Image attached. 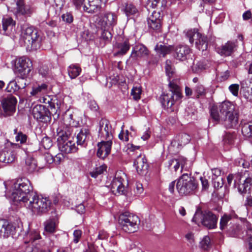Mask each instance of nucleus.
Wrapping results in <instances>:
<instances>
[{
	"label": "nucleus",
	"instance_id": "obj_22",
	"mask_svg": "<svg viewBox=\"0 0 252 252\" xmlns=\"http://www.w3.org/2000/svg\"><path fill=\"white\" fill-rule=\"evenodd\" d=\"M149 51L145 46L143 44H137L133 48L130 58L133 60H138L147 57Z\"/></svg>",
	"mask_w": 252,
	"mask_h": 252
},
{
	"label": "nucleus",
	"instance_id": "obj_25",
	"mask_svg": "<svg viewBox=\"0 0 252 252\" xmlns=\"http://www.w3.org/2000/svg\"><path fill=\"white\" fill-rule=\"evenodd\" d=\"M238 120L239 115L237 111L226 116L224 119H220L221 121H223L224 126L227 128L236 127L238 125Z\"/></svg>",
	"mask_w": 252,
	"mask_h": 252
},
{
	"label": "nucleus",
	"instance_id": "obj_31",
	"mask_svg": "<svg viewBox=\"0 0 252 252\" xmlns=\"http://www.w3.org/2000/svg\"><path fill=\"white\" fill-rule=\"evenodd\" d=\"M121 10L129 18H133L139 14V11L137 7L131 3H125L123 4Z\"/></svg>",
	"mask_w": 252,
	"mask_h": 252
},
{
	"label": "nucleus",
	"instance_id": "obj_2",
	"mask_svg": "<svg viewBox=\"0 0 252 252\" xmlns=\"http://www.w3.org/2000/svg\"><path fill=\"white\" fill-rule=\"evenodd\" d=\"M35 193L29 180L19 179L12 184L11 198L15 202L25 203L29 199V195Z\"/></svg>",
	"mask_w": 252,
	"mask_h": 252
},
{
	"label": "nucleus",
	"instance_id": "obj_11",
	"mask_svg": "<svg viewBox=\"0 0 252 252\" xmlns=\"http://www.w3.org/2000/svg\"><path fill=\"white\" fill-rule=\"evenodd\" d=\"M234 186L237 188L238 192L243 196L250 194L252 187V178L246 177L245 174L243 175L237 174L235 176Z\"/></svg>",
	"mask_w": 252,
	"mask_h": 252
},
{
	"label": "nucleus",
	"instance_id": "obj_10",
	"mask_svg": "<svg viewBox=\"0 0 252 252\" xmlns=\"http://www.w3.org/2000/svg\"><path fill=\"white\" fill-rule=\"evenodd\" d=\"M185 33L190 43L192 44L195 40V45L197 49L202 51L207 50L208 47L207 37L199 32L197 29L189 30Z\"/></svg>",
	"mask_w": 252,
	"mask_h": 252
},
{
	"label": "nucleus",
	"instance_id": "obj_33",
	"mask_svg": "<svg viewBox=\"0 0 252 252\" xmlns=\"http://www.w3.org/2000/svg\"><path fill=\"white\" fill-rule=\"evenodd\" d=\"M186 161V158H183L172 159L168 162V168L171 171L176 172L180 166L182 167L185 164Z\"/></svg>",
	"mask_w": 252,
	"mask_h": 252
},
{
	"label": "nucleus",
	"instance_id": "obj_35",
	"mask_svg": "<svg viewBox=\"0 0 252 252\" xmlns=\"http://www.w3.org/2000/svg\"><path fill=\"white\" fill-rule=\"evenodd\" d=\"M43 102L48 104L51 111L55 113H57L60 108V104L58 103V100L56 98H51L49 96L43 98Z\"/></svg>",
	"mask_w": 252,
	"mask_h": 252
},
{
	"label": "nucleus",
	"instance_id": "obj_52",
	"mask_svg": "<svg viewBox=\"0 0 252 252\" xmlns=\"http://www.w3.org/2000/svg\"><path fill=\"white\" fill-rule=\"evenodd\" d=\"M41 144L45 149H50L53 145L51 139L48 137L45 136L43 137L41 141Z\"/></svg>",
	"mask_w": 252,
	"mask_h": 252
},
{
	"label": "nucleus",
	"instance_id": "obj_61",
	"mask_svg": "<svg viewBox=\"0 0 252 252\" xmlns=\"http://www.w3.org/2000/svg\"><path fill=\"white\" fill-rule=\"evenodd\" d=\"M212 179H217V178H221L220 177L221 170L218 168H215L212 169Z\"/></svg>",
	"mask_w": 252,
	"mask_h": 252
},
{
	"label": "nucleus",
	"instance_id": "obj_53",
	"mask_svg": "<svg viewBox=\"0 0 252 252\" xmlns=\"http://www.w3.org/2000/svg\"><path fill=\"white\" fill-rule=\"evenodd\" d=\"M228 89L234 96H237L238 95V92L239 90V84H232L229 86Z\"/></svg>",
	"mask_w": 252,
	"mask_h": 252
},
{
	"label": "nucleus",
	"instance_id": "obj_14",
	"mask_svg": "<svg viewBox=\"0 0 252 252\" xmlns=\"http://www.w3.org/2000/svg\"><path fill=\"white\" fill-rule=\"evenodd\" d=\"M117 17L114 13L107 12L96 21L98 28L110 29L116 24Z\"/></svg>",
	"mask_w": 252,
	"mask_h": 252
},
{
	"label": "nucleus",
	"instance_id": "obj_30",
	"mask_svg": "<svg viewBox=\"0 0 252 252\" xmlns=\"http://www.w3.org/2000/svg\"><path fill=\"white\" fill-rule=\"evenodd\" d=\"M175 57L179 61H185L190 52V49L187 45H179L175 50Z\"/></svg>",
	"mask_w": 252,
	"mask_h": 252
},
{
	"label": "nucleus",
	"instance_id": "obj_3",
	"mask_svg": "<svg viewBox=\"0 0 252 252\" xmlns=\"http://www.w3.org/2000/svg\"><path fill=\"white\" fill-rule=\"evenodd\" d=\"M24 204L33 214L41 215L50 210L51 202L48 198L39 196L35 193L29 195V199Z\"/></svg>",
	"mask_w": 252,
	"mask_h": 252
},
{
	"label": "nucleus",
	"instance_id": "obj_17",
	"mask_svg": "<svg viewBox=\"0 0 252 252\" xmlns=\"http://www.w3.org/2000/svg\"><path fill=\"white\" fill-rule=\"evenodd\" d=\"M1 103L6 116H11L15 112L17 99L14 96H7L2 100Z\"/></svg>",
	"mask_w": 252,
	"mask_h": 252
},
{
	"label": "nucleus",
	"instance_id": "obj_57",
	"mask_svg": "<svg viewBox=\"0 0 252 252\" xmlns=\"http://www.w3.org/2000/svg\"><path fill=\"white\" fill-rule=\"evenodd\" d=\"M55 228V223L52 221H47L45 223V229L46 231L53 232Z\"/></svg>",
	"mask_w": 252,
	"mask_h": 252
},
{
	"label": "nucleus",
	"instance_id": "obj_24",
	"mask_svg": "<svg viewBox=\"0 0 252 252\" xmlns=\"http://www.w3.org/2000/svg\"><path fill=\"white\" fill-rule=\"evenodd\" d=\"M49 111L42 105H36L32 109V115L34 119L44 122L48 118Z\"/></svg>",
	"mask_w": 252,
	"mask_h": 252
},
{
	"label": "nucleus",
	"instance_id": "obj_54",
	"mask_svg": "<svg viewBox=\"0 0 252 252\" xmlns=\"http://www.w3.org/2000/svg\"><path fill=\"white\" fill-rule=\"evenodd\" d=\"M102 30V32L101 34V37L102 38L105 40H108L109 39L111 38L112 34L110 31H109V29H101Z\"/></svg>",
	"mask_w": 252,
	"mask_h": 252
},
{
	"label": "nucleus",
	"instance_id": "obj_45",
	"mask_svg": "<svg viewBox=\"0 0 252 252\" xmlns=\"http://www.w3.org/2000/svg\"><path fill=\"white\" fill-rule=\"evenodd\" d=\"M193 90L197 98H199L200 96H204L206 94L205 88L200 84H198L194 88Z\"/></svg>",
	"mask_w": 252,
	"mask_h": 252
},
{
	"label": "nucleus",
	"instance_id": "obj_23",
	"mask_svg": "<svg viewBox=\"0 0 252 252\" xmlns=\"http://www.w3.org/2000/svg\"><path fill=\"white\" fill-rule=\"evenodd\" d=\"M134 166L139 174H145L148 170V164L145 156L139 155L134 161Z\"/></svg>",
	"mask_w": 252,
	"mask_h": 252
},
{
	"label": "nucleus",
	"instance_id": "obj_49",
	"mask_svg": "<svg viewBox=\"0 0 252 252\" xmlns=\"http://www.w3.org/2000/svg\"><path fill=\"white\" fill-rule=\"evenodd\" d=\"M201 248L205 250H208L210 246V239L208 236H205L200 242Z\"/></svg>",
	"mask_w": 252,
	"mask_h": 252
},
{
	"label": "nucleus",
	"instance_id": "obj_7",
	"mask_svg": "<svg viewBox=\"0 0 252 252\" xmlns=\"http://www.w3.org/2000/svg\"><path fill=\"white\" fill-rule=\"evenodd\" d=\"M192 220L198 225L201 224L209 229H213L217 226L218 218L209 211H202L198 209L196 210Z\"/></svg>",
	"mask_w": 252,
	"mask_h": 252
},
{
	"label": "nucleus",
	"instance_id": "obj_9",
	"mask_svg": "<svg viewBox=\"0 0 252 252\" xmlns=\"http://www.w3.org/2000/svg\"><path fill=\"white\" fill-rule=\"evenodd\" d=\"M236 111L234 105L231 102L225 101L219 106H213L211 109V115L216 121H220L226 116Z\"/></svg>",
	"mask_w": 252,
	"mask_h": 252
},
{
	"label": "nucleus",
	"instance_id": "obj_59",
	"mask_svg": "<svg viewBox=\"0 0 252 252\" xmlns=\"http://www.w3.org/2000/svg\"><path fill=\"white\" fill-rule=\"evenodd\" d=\"M144 192V188L141 183L137 182L136 183V189L134 192L136 195L139 196L142 194Z\"/></svg>",
	"mask_w": 252,
	"mask_h": 252
},
{
	"label": "nucleus",
	"instance_id": "obj_50",
	"mask_svg": "<svg viewBox=\"0 0 252 252\" xmlns=\"http://www.w3.org/2000/svg\"><path fill=\"white\" fill-rule=\"evenodd\" d=\"M54 4H53L52 6L55 9V13H59L63 6L64 0H54Z\"/></svg>",
	"mask_w": 252,
	"mask_h": 252
},
{
	"label": "nucleus",
	"instance_id": "obj_8",
	"mask_svg": "<svg viewBox=\"0 0 252 252\" xmlns=\"http://www.w3.org/2000/svg\"><path fill=\"white\" fill-rule=\"evenodd\" d=\"M119 223L125 232L133 233L138 229L140 220L137 216L126 212L119 216Z\"/></svg>",
	"mask_w": 252,
	"mask_h": 252
},
{
	"label": "nucleus",
	"instance_id": "obj_5",
	"mask_svg": "<svg viewBox=\"0 0 252 252\" xmlns=\"http://www.w3.org/2000/svg\"><path fill=\"white\" fill-rule=\"evenodd\" d=\"M198 188V184L195 179L188 174H184L178 179L176 188L182 195H190L194 194Z\"/></svg>",
	"mask_w": 252,
	"mask_h": 252
},
{
	"label": "nucleus",
	"instance_id": "obj_15",
	"mask_svg": "<svg viewBox=\"0 0 252 252\" xmlns=\"http://www.w3.org/2000/svg\"><path fill=\"white\" fill-rule=\"evenodd\" d=\"M83 6L84 11L89 13H94L103 10L107 0H87Z\"/></svg>",
	"mask_w": 252,
	"mask_h": 252
},
{
	"label": "nucleus",
	"instance_id": "obj_28",
	"mask_svg": "<svg viewBox=\"0 0 252 252\" xmlns=\"http://www.w3.org/2000/svg\"><path fill=\"white\" fill-rule=\"evenodd\" d=\"M227 232L231 237L243 238L245 236L242 226L236 223L231 224L227 228Z\"/></svg>",
	"mask_w": 252,
	"mask_h": 252
},
{
	"label": "nucleus",
	"instance_id": "obj_56",
	"mask_svg": "<svg viewBox=\"0 0 252 252\" xmlns=\"http://www.w3.org/2000/svg\"><path fill=\"white\" fill-rule=\"evenodd\" d=\"M192 69L193 72L198 73L200 71L205 69V65L202 63L198 62L196 64H193Z\"/></svg>",
	"mask_w": 252,
	"mask_h": 252
},
{
	"label": "nucleus",
	"instance_id": "obj_46",
	"mask_svg": "<svg viewBox=\"0 0 252 252\" xmlns=\"http://www.w3.org/2000/svg\"><path fill=\"white\" fill-rule=\"evenodd\" d=\"M231 217L229 215H224L220 220V227L221 230L227 229V224L230 220Z\"/></svg>",
	"mask_w": 252,
	"mask_h": 252
},
{
	"label": "nucleus",
	"instance_id": "obj_58",
	"mask_svg": "<svg viewBox=\"0 0 252 252\" xmlns=\"http://www.w3.org/2000/svg\"><path fill=\"white\" fill-rule=\"evenodd\" d=\"M63 158L64 156L62 153H58L56 155L54 153V163L55 164H60L63 160Z\"/></svg>",
	"mask_w": 252,
	"mask_h": 252
},
{
	"label": "nucleus",
	"instance_id": "obj_27",
	"mask_svg": "<svg viewBox=\"0 0 252 252\" xmlns=\"http://www.w3.org/2000/svg\"><path fill=\"white\" fill-rule=\"evenodd\" d=\"M237 40L228 41L220 48L217 49L218 52L221 55L230 56L237 48Z\"/></svg>",
	"mask_w": 252,
	"mask_h": 252
},
{
	"label": "nucleus",
	"instance_id": "obj_34",
	"mask_svg": "<svg viewBox=\"0 0 252 252\" xmlns=\"http://www.w3.org/2000/svg\"><path fill=\"white\" fill-rule=\"evenodd\" d=\"M41 236L39 234V233L36 230L31 231L28 232L25 238V244L33 243H35L36 241L40 239Z\"/></svg>",
	"mask_w": 252,
	"mask_h": 252
},
{
	"label": "nucleus",
	"instance_id": "obj_20",
	"mask_svg": "<svg viewBox=\"0 0 252 252\" xmlns=\"http://www.w3.org/2000/svg\"><path fill=\"white\" fill-rule=\"evenodd\" d=\"M112 142L109 139L102 141L97 144V156L102 159L105 158L110 153Z\"/></svg>",
	"mask_w": 252,
	"mask_h": 252
},
{
	"label": "nucleus",
	"instance_id": "obj_36",
	"mask_svg": "<svg viewBox=\"0 0 252 252\" xmlns=\"http://www.w3.org/2000/svg\"><path fill=\"white\" fill-rule=\"evenodd\" d=\"M155 50L159 56L165 57L167 54H169L173 50L171 46H166L162 44H157Z\"/></svg>",
	"mask_w": 252,
	"mask_h": 252
},
{
	"label": "nucleus",
	"instance_id": "obj_47",
	"mask_svg": "<svg viewBox=\"0 0 252 252\" xmlns=\"http://www.w3.org/2000/svg\"><path fill=\"white\" fill-rule=\"evenodd\" d=\"M106 170V166L105 165L96 167L93 171L90 172V174L92 177L96 178L99 175L101 174Z\"/></svg>",
	"mask_w": 252,
	"mask_h": 252
},
{
	"label": "nucleus",
	"instance_id": "obj_42",
	"mask_svg": "<svg viewBox=\"0 0 252 252\" xmlns=\"http://www.w3.org/2000/svg\"><path fill=\"white\" fill-rule=\"evenodd\" d=\"M26 87V83L24 84H22V85H20V84H18L17 82L15 81H10L6 88V90L8 92L10 93H14L19 89H22Z\"/></svg>",
	"mask_w": 252,
	"mask_h": 252
},
{
	"label": "nucleus",
	"instance_id": "obj_29",
	"mask_svg": "<svg viewBox=\"0 0 252 252\" xmlns=\"http://www.w3.org/2000/svg\"><path fill=\"white\" fill-rule=\"evenodd\" d=\"M34 8L30 4H26L19 8H16L15 15L17 18H19L20 16H24V17H31V15L34 12Z\"/></svg>",
	"mask_w": 252,
	"mask_h": 252
},
{
	"label": "nucleus",
	"instance_id": "obj_1",
	"mask_svg": "<svg viewBox=\"0 0 252 252\" xmlns=\"http://www.w3.org/2000/svg\"><path fill=\"white\" fill-rule=\"evenodd\" d=\"M73 128L72 126H61L57 129L58 145L62 152L68 154L77 151L75 143L70 139Z\"/></svg>",
	"mask_w": 252,
	"mask_h": 252
},
{
	"label": "nucleus",
	"instance_id": "obj_55",
	"mask_svg": "<svg viewBox=\"0 0 252 252\" xmlns=\"http://www.w3.org/2000/svg\"><path fill=\"white\" fill-rule=\"evenodd\" d=\"M214 187L216 189L221 188L224 184L222 178H217V179H212Z\"/></svg>",
	"mask_w": 252,
	"mask_h": 252
},
{
	"label": "nucleus",
	"instance_id": "obj_26",
	"mask_svg": "<svg viewBox=\"0 0 252 252\" xmlns=\"http://www.w3.org/2000/svg\"><path fill=\"white\" fill-rule=\"evenodd\" d=\"M15 227L5 220H0V237L7 238L12 235Z\"/></svg>",
	"mask_w": 252,
	"mask_h": 252
},
{
	"label": "nucleus",
	"instance_id": "obj_12",
	"mask_svg": "<svg viewBox=\"0 0 252 252\" xmlns=\"http://www.w3.org/2000/svg\"><path fill=\"white\" fill-rule=\"evenodd\" d=\"M32 63L31 61L24 57L19 58L15 64V73L22 79L27 77L31 70Z\"/></svg>",
	"mask_w": 252,
	"mask_h": 252
},
{
	"label": "nucleus",
	"instance_id": "obj_62",
	"mask_svg": "<svg viewBox=\"0 0 252 252\" xmlns=\"http://www.w3.org/2000/svg\"><path fill=\"white\" fill-rule=\"evenodd\" d=\"M44 158L47 163L49 164L54 163V154L46 153L44 154Z\"/></svg>",
	"mask_w": 252,
	"mask_h": 252
},
{
	"label": "nucleus",
	"instance_id": "obj_4",
	"mask_svg": "<svg viewBox=\"0 0 252 252\" xmlns=\"http://www.w3.org/2000/svg\"><path fill=\"white\" fill-rule=\"evenodd\" d=\"M21 36L27 48L36 50L40 47L42 37L33 27L23 25L21 27Z\"/></svg>",
	"mask_w": 252,
	"mask_h": 252
},
{
	"label": "nucleus",
	"instance_id": "obj_18",
	"mask_svg": "<svg viewBox=\"0 0 252 252\" xmlns=\"http://www.w3.org/2000/svg\"><path fill=\"white\" fill-rule=\"evenodd\" d=\"M130 45L128 38L119 39L114 45V55L123 56L129 50Z\"/></svg>",
	"mask_w": 252,
	"mask_h": 252
},
{
	"label": "nucleus",
	"instance_id": "obj_38",
	"mask_svg": "<svg viewBox=\"0 0 252 252\" xmlns=\"http://www.w3.org/2000/svg\"><path fill=\"white\" fill-rule=\"evenodd\" d=\"M241 131L243 135L251 138L252 142V121L244 123L242 126Z\"/></svg>",
	"mask_w": 252,
	"mask_h": 252
},
{
	"label": "nucleus",
	"instance_id": "obj_43",
	"mask_svg": "<svg viewBox=\"0 0 252 252\" xmlns=\"http://www.w3.org/2000/svg\"><path fill=\"white\" fill-rule=\"evenodd\" d=\"M48 89V86L46 84H42L38 86L32 88V91L31 92L32 95H40L45 93Z\"/></svg>",
	"mask_w": 252,
	"mask_h": 252
},
{
	"label": "nucleus",
	"instance_id": "obj_19",
	"mask_svg": "<svg viewBox=\"0 0 252 252\" xmlns=\"http://www.w3.org/2000/svg\"><path fill=\"white\" fill-rule=\"evenodd\" d=\"M99 136L106 140H111L112 127L110 122L106 119H102L99 122Z\"/></svg>",
	"mask_w": 252,
	"mask_h": 252
},
{
	"label": "nucleus",
	"instance_id": "obj_60",
	"mask_svg": "<svg viewBox=\"0 0 252 252\" xmlns=\"http://www.w3.org/2000/svg\"><path fill=\"white\" fill-rule=\"evenodd\" d=\"M165 70L168 76H170L172 75L174 73V69L172 68V66L170 64V62L167 61L165 64Z\"/></svg>",
	"mask_w": 252,
	"mask_h": 252
},
{
	"label": "nucleus",
	"instance_id": "obj_44",
	"mask_svg": "<svg viewBox=\"0 0 252 252\" xmlns=\"http://www.w3.org/2000/svg\"><path fill=\"white\" fill-rule=\"evenodd\" d=\"M38 248L36 247H33L31 246V244L27 245L24 244L21 247H20L17 252H38Z\"/></svg>",
	"mask_w": 252,
	"mask_h": 252
},
{
	"label": "nucleus",
	"instance_id": "obj_16",
	"mask_svg": "<svg viewBox=\"0 0 252 252\" xmlns=\"http://www.w3.org/2000/svg\"><path fill=\"white\" fill-rule=\"evenodd\" d=\"M13 146L17 147L16 150L10 149L7 150V148L3 150L0 152V161L6 163H12L15 161L16 158L17 154L22 152L23 151L20 148L18 144H14Z\"/></svg>",
	"mask_w": 252,
	"mask_h": 252
},
{
	"label": "nucleus",
	"instance_id": "obj_13",
	"mask_svg": "<svg viewBox=\"0 0 252 252\" xmlns=\"http://www.w3.org/2000/svg\"><path fill=\"white\" fill-rule=\"evenodd\" d=\"M126 178V175L122 172H118L116 173L113 179L111 186L112 191L116 195H121L125 193L126 189L123 185Z\"/></svg>",
	"mask_w": 252,
	"mask_h": 252
},
{
	"label": "nucleus",
	"instance_id": "obj_37",
	"mask_svg": "<svg viewBox=\"0 0 252 252\" xmlns=\"http://www.w3.org/2000/svg\"><path fill=\"white\" fill-rule=\"evenodd\" d=\"M190 136L186 133H183L178 136L177 141L174 140L171 142V145L173 146H176L177 143L178 145L181 146H184L189 143L190 141Z\"/></svg>",
	"mask_w": 252,
	"mask_h": 252
},
{
	"label": "nucleus",
	"instance_id": "obj_6",
	"mask_svg": "<svg viewBox=\"0 0 252 252\" xmlns=\"http://www.w3.org/2000/svg\"><path fill=\"white\" fill-rule=\"evenodd\" d=\"M170 93L163 94L160 97V101L164 108H171L176 101L180 100L182 95L181 91L178 85L174 82L169 84Z\"/></svg>",
	"mask_w": 252,
	"mask_h": 252
},
{
	"label": "nucleus",
	"instance_id": "obj_64",
	"mask_svg": "<svg viewBox=\"0 0 252 252\" xmlns=\"http://www.w3.org/2000/svg\"><path fill=\"white\" fill-rule=\"evenodd\" d=\"M185 238L188 241V242L190 244V245H193L194 242V237L193 234L189 232L185 235Z\"/></svg>",
	"mask_w": 252,
	"mask_h": 252
},
{
	"label": "nucleus",
	"instance_id": "obj_41",
	"mask_svg": "<svg viewBox=\"0 0 252 252\" xmlns=\"http://www.w3.org/2000/svg\"><path fill=\"white\" fill-rule=\"evenodd\" d=\"M15 25V22L11 17L9 16L4 17L2 20V27L4 32L9 28H12Z\"/></svg>",
	"mask_w": 252,
	"mask_h": 252
},
{
	"label": "nucleus",
	"instance_id": "obj_63",
	"mask_svg": "<svg viewBox=\"0 0 252 252\" xmlns=\"http://www.w3.org/2000/svg\"><path fill=\"white\" fill-rule=\"evenodd\" d=\"M82 235V231L80 230H75L73 233V242L75 243H77Z\"/></svg>",
	"mask_w": 252,
	"mask_h": 252
},
{
	"label": "nucleus",
	"instance_id": "obj_21",
	"mask_svg": "<svg viewBox=\"0 0 252 252\" xmlns=\"http://www.w3.org/2000/svg\"><path fill=\"white\" fill-rule=\"evenodd\" d=\"M149 28L158 31L161 27V15L159 11H154L147 19Z\"/></svg>",
	"mask_w": 252,
	"mask_h": 252
},
{
	"label": "nucleus",
	"instance_id": "obj_48",
	"mask_svg": "<svg viewBox=\"0 0 252 252\" xmlns=\"http://www.w3.org/2000/svg\"><path fill=\"white\" fill-rule=\"evenodd\" d=\"M142 90L140 86H134L131 90V94L133 96L134 100H137L140 99Z\"/></svg>",
	"mask_w": 252,
	"mask_h": 252
},
{
	"label": "nucleus",
	"instance_id": "obj_32",
	"mask_svg": "<svg viewBox=\"0 0 252 252\" xmlns=\"http://www.w3.org/2000/svg\"><path fill=\"white\" fill-rule=\"evenodd\" d=\"M90 137V130L86 128H81L77 134L76 143L78 145L85 146Z\"/></svg>",
	"mask_w": 252,
	"mask_h": 252
},
{
	"label": "nucleus",
	"instance_id": "obj_40",
	"mask_svg": "<svg viewBox=\"0 0 252 252\" xmlns=\"http://www.w3.org/2000/svg\"><path fill=\"white\" fill-rule=\"evenodd\" d=\"M81 72V67L77 64H71L68 68V73L71 79L77 77Z\"/></svg>",
	"mask_w": 252,
	"mask_h": 252
},
{
	"label": "nucleus",
	"instance_id": "obj_39",
	"mask_svg": "<svg viewBox=\"0 0 252 252\" xmlns=\"http://www.w3.org/2000/svg\"><path fill=\"white\" fill-rule=\"evenodd\" d=\"M25 168L28 172H33L36 168L35 160L32 157H28L26 159Z\"/></svg>",
	"mask_w": 252,
	"mask_h": 252
},
{
	"label": "nucleus",
	"instance_id": "obj_51",
	"mask_svg": "<svg viewBox=\"0 0 252 252\" xmlns=\"http://www.w3.org/2000/svg\"><path fill=\"white\" fill-rule=\"evenodd\" d=\"M27 136L26 134H24L21 131L18 132L15 136V140L16 142H19L21 144H25L27 140Z\"/></svg>",
	"mask_w": 252,
	"mask_h": 252
}]
</instances>
